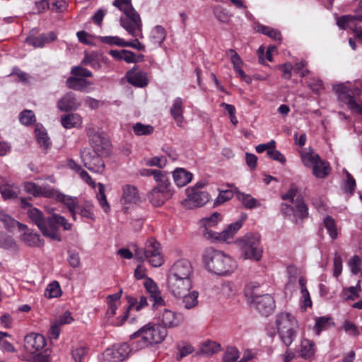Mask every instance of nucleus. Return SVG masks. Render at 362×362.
<instances>
[{
	"mask_svg": "<svg viewBox=\"0 0 362 362\" xmlns=\"http://www.w3.org/2000/svg\"><path fill=\"white\" fill-rule=\"evenodd\" d=\"M296 351L299 356L304 359H309L315 354V344L308 339L303 338Z\"/></svg>",
	"mask_w": 362,
	"mask_h": 362,
	"instance_id": "obj_32",
	"label": "nucleus"
},
{
	"mask_svg": "<svg viewBox=\"0 0 362 362\" xmlns=\"http://www.w3.org/2000/svg\"><path fill=\"white\" fill-rule=\"evenodd\" d=\"M355 21L362 22V0L359 1L355 14L341 16L337 19V24L340 28L345 30L347 28H352L351 25Z\"/></svg>",
	"mask_w": 362,
	"mask_h": 362,
	"instance_id": "obj_25",
	"label": "nucleus"
},
{
	"mask_svg": "<svg viewBox=\"0 0 362 362\" xmlns=\"http://www.w3.org/2000/svg\"><path fill=\"white\" fill-rule=\"evenodd\" d=\"M221 350V345L214 341H206L204 342L200 347L199 354L211 356Z\"/></svg>",
	"mask_w": 362,
	"mask_h": 362,
	"instance_id": "obj_40",
	"label": "nucleus"
},
{
	"mask_svg": "<svg viewBox=\"0 0 362 362\" xmlns=\"http://www.w3.org/2000/svg\"><path fill=\"white\" fill-rule=\"evenodd\" d=\"M245 215L242 219L230 224L221 233L206 230L204 231V237L210 240L228 242L232 239L237 232L242 228L243 221L246 219Z\"/></svg>",
	"mask_w": 362,
	"mask_h": 362,
	"instance_id": "obj_11",
	"label": "nucleus"
},
{
	"mask_svg": "<svg viewBox=\"0 0 362 362\" xmlns=\"http://www.w3.org/2000/svg\"><path fill=\"white\" fill-rule=\"evenodd\" d=\"M330 319V317L326 316L315 318V324L313 329L317 335H320L322 330L326 329L329 327Z\"/></svg>",
	"mask_w": 362,
	"mask_h": 362,
	"instance_id": "obj_48",
	"label": "nucleus"
},
{
	"mask_svg": "<svg viewBox=\"0 0 362 362\" xmlns=\"http://www.w3.org/2000/svg\"><path fill=\"white\" fill-rule=\"evenodd\" d=\"M151 37L154 43L160 45L165 39L166 31L161 25H156L153 28L151 33Z\"/></svg>",
	"mask_w": 362,
	"mask_h": 362,
	"instance_id": "obj_47",
	"label": "nucleus"
},
{
	"mask_svg": "<svg viewBox=\"0 0 362 362\" xmlns=\"http://www.w3.org/2000/svg\"><path fill=\"white\" fill-rule=\"evenodd\" d=\"M194 269L191 262L185 259L175 262L171 267L168 276L192 280Z\"/></svg>",
	"mask_w": 362,
	"mask_h": 362,
	"instance_id": "obj_18",
	"label": "nucleus"
},
{
	"mask_svg": "<svg viewBox=\"0 0 362 362\" xmlns=\"http://www.w3.org/2000/svg\"><path fill=\"white\" fill-rule=\"evenodd\" d=\"M203 262L209 272L219 276L229 275L237 268L236 261L220 250L206 251L203 255Z\"/></svg>",
	"mask_w": 362,
	"mask_h": 362,
	"instance_id": "obj_1",
	"label": "nucleus"
},
{
	"mask_svg": "<svg viewBox=\"0 0 362 362\" xmlns=\"http://www.w3.org/2000/svg\"><path fill=\"white\" fill-rule=\"evenodd\" d=\"M300 160L306 168H312L313 165L320 159V156L311 148H305L298 151Z\"/></svg>",
	"mask_w": 362,
	"mask_h": 362,
	"instance_id": "obj_28",
	"label": "nucleus"
},
{
	"mask_svg": "<svg viewBox=\"0 0 362 362\" xmlns=\"http://www.w3.org/2000/svg\"><path fill=\"white\" fill-rule=\"evenodd\" d=\"M71 74L73 76L78 78H90L93 76L92 72L81 66H74L71 69Z\"/></svg>",
	"mask_w": 362,
	"mask_h": 362,
	"instance_id": "obj_56",
	"label": "nucleus"
},
{
	"mask_svg": "<svg viewBox=\"0 0 362 362\" xmlns=\"http://www.w3.org/2000/svg\"><path fill=\"white\" fill-rule=\"evenodd\" d=\"M239 356V351L236 348H228L223 356V362H235Z\"/></svg>",
	"mask_w": 362,
	"mask_h": 362,
	"instance_id": "obj_64",
	"label": "nucleus"
},
{
	"mask_svg": "<svg viewBox=\"0 0 362 362\" xmlns=\"http://www.w3.org/2000/svg\"><path fill=\"white\" fill-rule=\"evenodd\" d=\"M81 158L83 165L94 173H102L105 170V163L102 159L103 156H100L90 149L85 148L81 151Z\"/></svg>",
	"mask_w": 362,
	"mask_h": 362,
	"instance_id": "obj_13",
	"label": "nucleus"
},
{
	"mask_svg": "<svg viewBox=\"0 0 362 362\" xmlns=\"http://www.w3.org/2000/svg\"><path fill=\"white\" fill-rule=\"evenodd\" d=\"M333 90L349 110L362 115V104L357 103L354 98L356 92L359 90L358 88H352L349 83H343L333 86Z\"/></svg>",
	"mask_w": 362,
	"mask_h": 362,
	"instance_id": "obj_8",
	"label": "nucleus"
},
{
	"mask_svg": "<svg viewBox=\"0 0 362 362\" xmlns=\"http://www.w3.org/2000/svg\"><path fill=\"white\" fill-rule=\"evenodd\" d=\"M81 105V102L72 92L66 93L57 102V107L61 111L68 112L76 110Z\"/></svg>",
	"mask_w": 362,
	"mask_h": 362,
	"instance_id": "obj_24",
	"label": "nucleus"
},
{
	"mask_svg": "<svg viewBox=\"0 0 362 362\" xmlns=\"http://www.w3.org/2000/svg\"><path fill=\"white\" fill-rule=\"evenodd\" d=\"M134 255L138 259L142 262L147 260L154 267L163 263L160 244L154 238H150L146 242L144 249L136 248Z\"/></svg>",
	"mask_w": 362,
	"mask_h": 362,
	"instance_id": "obj_6",
	"label": "nucleus"
},
{
	"mask_svg": "<svg viewBox=\"0 0 362 362\" xmlns=\"http://www.w3.org/2000/svg\"><path fill=\"white\" fill-rule=\"evenodd\" d=\"M90 144L93 152L103 156H107L110 152V141L98 133L90 136Z\"/></svg>",
	"mask_w": 362,
	"mask_h": 362,
	"instance_id": "obj_21",
	"label": "nucleus"
},
{
	"mask_svg": "<svg viewBox=\"0 0 362 362\" xmlns=\"http://www.w3.org/2000/svg\"><path fill=\"white\" fill-rule=\"evenodd\" d=\"M236 243L244 259L259 261L262 257L263 250L260 246L261 235L257 233H247L238 239Z\"/></svg>",
	"mask_w": 362,
	"mask_h": 362,
	"instance_id": "obj_5",
	"label": "nucleus"
},
{
	"mask_svg": "<svg viewBox=\"0 0 362 362\" xmlns=\"http://www.w3.org/2000/svg\"><path fill=\"white\" fill-rule=\"evenodd\" d=\"M78 211L82 217L94 219L93 204L91 201H85L81 206L78 207Z\"/></svg>",
	"mask_w": 362,
	"mask_h": 362,
	"instance_id": "obj_45",
	"label": "nucleus"
},
{
	"mask_svg": "<svg viewBox=\"0 0 362 362\" xmlns=\"http://www.w3.org/2000/svg\"><path fill=\"white\" fill-rule=\"evenodd\" d=\"M344 172L345 173V174L346 175V180L344 185V190L346 192L353 194V192L355 190L356 185V180L353 177V176L346 169H344Z\"/></svg>",
	"mask_w": 362,
	"mask_h": 362,
	"instance_id": "obj_63",
	"label": "nucleus"
},
{
	"mask_svg": "<svg viewBox=\"0 0 362 362\" xmlns=\"http://www.w3.org/2000/svg\"><path fill=\"white\" fill-rule=\"evenodd\" d=\"M92 84L90 81L75 76H69L66 81V86L68 88L82 92H88V87Z\"/></svg>",
	"mask_w": 362,
	"mask_h": 362,
	"instance_id": "obj_29",
	"label": "nucleus"
},
{
	"mask_svg": "<svg viewBox=\"0 0 362 362\" xmlns=\"http://www.w3.org/2000/svg\"><path fill=\"white\" fill-rule=\"evenodd\" d=\"M235 196L247 209H252L260 206V204L255 198L252 197L249 194L240 192L238 189H235Z\"/></svg>",
	"mask_w": 362,
	"mask_h": 362,
	"instance_id": "obj_38",
	"label": "nucleus"
},
{
	"mask_svg": "<svg viewBox=\"0 0 362 362\" xmlns=\"http://www.w3.org/2000/svg\"><path fill=\"white\" fill-rule=\"evenodd\" d=\"M83 65H89L95 70H98L101 67L99 59L95 54H86L81 61Z\"/></svg>",
	"mask_w": 362,
	"mask_h": 362,
	"instance_id": "obj_57",
	"label": "nucleus"
},
{
	"mask_svg": "<svg viewBox=\"0 0 362 362\" xmlns=\"http://www.w3.org/2000/svg\"><path fill=\"white\" fill-rule=\"evenodd\" d=\"M313 175L319 179H323L327 177L330 172L331 168L329 163L322 159H319L317 163L311 168Z\"/></svg>",
	"mask_w": 362,
	"mask_h": 362,
	"instance_id": "obj_35",
	"label": "nucleus"
},
{
	"mask_svg": "<svg viewBox=\"0 0 362 362\" xmlns=\"http://www.w3.org/2000/svg\"><path fill=\"white\" fill-rule=\"evenodd\" d=\"M173 195V192H164L163 190L154 187L148 194L149 202L154 206H160L163 205L165 202L170 199Z\"/></svg>",
	"mask_w": 362,
	"mask_h": 362,
	"instance_id": "obj_30",
	"label": "nucleus"
},
{
	"mask_svg": "<svg viewBox=\"0 0 362 362\" xmlns=\"http://www.w3.org/2000/svg\"><path fill=\"white\" fill-rule=\"evenodd\" d=\"M133 129L136 135H148L153 133V127L151 125L144 124L138 122L134 127Z\"/></svg>",
	"mask_w": 362,
	"mask_h": 362,
	"instance_id": "obj_59",
	"label": "nucleus"
},
{
	"mask_svg": "<svg viewBox=\"0 0 362 362\" xmlns=\"http://www.w3.org/2000/svg\"><path fill=\"white\" fill-rule=\"evenodd\" d=\"M361 290L360 281H358L355 286L344 288L342 290L343 298L346 300H354L359 297Z\"/></svg>",
	"mask_w": 362,
	"mask_h": 362,
	"instance_id": "obj_46",
	"label": "nucleus"
},
{
	"mask_svg": "<svg viewBox=\"0 0 362 362\" xmlns=\"http://www.w3.org/2000/svg\"><path fill=\"white\" fill-rule=\"evenodd\" d=\"M192 288V280L168 276V288L170 293L178 298Z\"/></svg>",
	"mask_w": 362,
	"mask_h": 362,
	"instance_id": "obj_14",
	"label": "nucleus"
},
{
	"mask_svg": "<svg viewBox=\"0 0 362 362\" xmlns=\"http://www.w3.org/2000/svg\"><path fill=\"white\" fill-rule=\"evenodd\" d=\"M34 31L35 29L32 30L31 33L26 37L25 42L35 48L42 47L45 45L55 41L57 37V35L54 32L42 33L38 36H35L32 34Z\"/></svg>",
	"mask_w": 362,
	"mask_h": 362,
	"instance_id": "obj_22",
	"label": "nucleus"
},
{
	"mask_svg": "<svg viewBox=\"0 0 362 362\" xmlns=\"http://www.w3.org/2000/svg\"><path fill=\"white\" fill-rule=\"evenodd\" d=\"M132 349L127 343L116 344L103 354L105 362H119L129 357Z\"/></svg>",
	"mask_w": 362,
	"mask_h": 362,
	"instance_id": "obj_12",
	"label": "nucleus"
},
{
	"mask_svg": "<svg viewBox=\"0 0 362 362\" xmlns=\"http://www.w3.org/2000/svg\"><path fill=\"white\" fill-rule=\"evenodd\" d=\"M214 13L216 18L223 23H228L231 16L226 8L218 6L214 8Z\"/></svg>",
	"mask_w": 362,
	"mask_h": 362,
	"instance_id": "obj_55",
	"label": "nucleus"
},
{
	"mask_svg": "<svg viewBox=\"0 0 362 362\" xmlns=\"http://www.w3.org/2000/svg\"><path fill=\"white\" fill-rule=\"evenodd\" d=\"M154 180L157 183V185L155 187L156 188L161 189L164 192L173 193L168 173L159 170L157 175H155Z\"/></svg>",
	"mask_w": 362,
	"mask_h": 362,
	"instance_id": "obj_36",
	"label": "nucleus"
},
{
	"mask_svg": "<svg viewBox=\"0 0 362 362\" xmlns=\"http://www.w3.org/2000/svg\"><path fill=\"white\" fill-rule=\"evenodd\" d=\"M186 193L187 198L184 200L183 205L189 209L202 206L210 198L208 192L197 190L196 188H187Z\"/></svg>",
	"mask_w": 362,
	"mask_h": 362,
	"instance_id": "obj_15",
	"label": "nucleus"
},
{
	"mask_svg": "<svg viewBox=\"0 0 362 362\" xmlns=\"http://www.w3.org/2000/svg\"><path fill=\"white\" fill-rule=\"evenodd\" d=\"M234 194H235V190L234 192L230 189L221 190L218 197L214 200V205L218 206L226 201L231 199Z\"/></svg>",
	"mask_w": 362,
	"mask_h": 362,
	"instance_id": "obj_51",
	"label": "nucleus"
},
{
	"mask_svg": "<svg viewBox=\"0 0 362 362\" xmlns=\"http://www.w3.org/2000/svg\"><path fill=\"white\" fill-rule=\"evenodd\" d=\"M98 200L100 206L103 209L105 213L109 212L110 210V204L107 200L106 195L105 194V187L102 183H98Z\"/></svg>",
	"mask_w": 362,
	"mask_h": 362,
	"instance_id": "obj_50",
	"label": "nucleus"
},
{
	"mask_svg": "<svg viewBox=\"0 0 362 362\" xmlns=\"http://www.w3.org/2000/svg\"><path fill=\"white\" fill-rule=\"evenodd\" d=\"M62 294V291L59 283L57 281H53L49 284L45 291V296L48 298H58Z\"/></svg>",
	"mask_w": 362,
	"mask_h": 362,
	"instance_id": "obj_44",
	"label": "nucleus"
},
{
	"mask_svg": "<svg viewBox=\"0 0 362 362\" xmlns=\"http://www.w3.org/2000/svg\"><path fill=\"white\" fill-rule=\"evenodd\" d=\"M59 192L48 185H43L39 187V197L57 198Z\"/></svg>",
	"mask_w": 362,
	"mask_h": 362,
	"instance_id": "obj_54",
	"label": "nucleus"
},
{
	"mask_svg": "<svg viewBox=\"0 0 362 362\" xmlns=\"http://www.w3.org/2000/svg\"><path fill=\"white\" fill-rule=\"evenodd\" d=\"M0 222L8 230L15 228L17 223L16 220L13 219L11 216L6 214L3 211H0Z\"/></svg>",
	"mask_w": 362,
	"mask_h": 362,
	"instance_id": "obj_62",
	"label": "nucleus"
},
{
	"mask_svg": "<svg viewBox=\"0 0 362 362\" xmlns=\"http://www.w3.org/2000/svg\"><path fill=\"white\" fill-rule=\"evenodd\" d=\"M19 120L24 125H31L35 122V115L32 110H25L21 112Z\"/></svg>",
	"mask_w": 362,
	"mask_h": 362,
	"instance_id": "obj_53",
	"label": "nucleus"
},
{
	"mask_svg": "<svg viewBox=\"0 0 362 362\" xmlns=\"http://www.w3.org/2000/svg\"><path fill=\"white\" fill-rule=\"evenodd\" d=\"M47 344L45 337L40 334L30 333L24 339V347L28 352L34 354L42 350Z\"/></svg>",
	"mask_w": 362,
	"mask_h": 362,
	"instance_id": "obj_20",
	"label": "nucleus"
},
{
	"mask_svg": "<svg viewBox=\"0 0 362 362\" xmlns=\"http://www.w3.org/2000/svg\"><path fill=\"white\" fill-rule=\"evenodd\" d=\"M184 103L183 100L177 97L173 101L170 112L173 118L175 120L178 126H181L184 120L183 117Z\"/></svg>",
	"mask_w": 362,
	"mask_h": 362,
	"instance_id": "obj_34",
	"label": "nucleus"
},
{
	"mask_svg": "<svg viewBox=\"0 0 362 362\" xmlns=\"http://www.w3.org/2000/svg\"><path fill=\"white\" fill-rule=\"evenodd\" d=\"M61 123L66 129L78 127L82 124V118L78 114L70 113L62 117Z\"/></svg>",
	"mask_w": 362,
	"mask_h": 362,
	"instance_id": "obj_37",
	"label": "nucleus"
},
{
	"mask_svg": "<svg viewBox=\"0 0 362 362\" xmlns=\"http://www.w3.org/2000/svg\"><path fill=\"white\" fill-rule=\"evenodd\" d=\"M250 307L257 309L262 315L267 316L274 310L275 301L271 295L264 294Z\"/></svg>",
	"mask_w": 362,
	"mask_h": 362,
	"instance_id": "obj_23",
	"label": "nucleus"
},
{
	"mask_svg": "<svg viewBox=\"0 0 362 362\" xmlns=\"http://www.w3.org/2000/svg\"><path fill=\"white\" fill-rule=\"evenodd\" d=\"M193 177L192 173L182 168H177L173 172V178L175 185L182 187L189 183Z\"/></svg>",
	"mask_w": 362,
	"mask_h": 362,
	"instance_id": "obj_31",
	"label": "nucleus"
},
{
	"mask_svg": "<svg viewBox=\"0 0 362 362\" xmlns=\"http://www.w3.org/2000/svg\"><path fill=\"white\" fill-rule=\"evenodd\" d=\"M275 324L281 341L289 347L297 337L298 322L289 313H281L276 317Z\"/></svg>",
	"mask_w": 362,
	"mask_h": 362,
	"instance_id": "obj_4",
	"label": "nucleus"
},
{
	"mask_svg": "<svg viewBox=\"0 0 362 362\" xmlns=\"http://www.w3.org/2000/svg\"><path fill=\"white\" fill-rule=\"evenodd\" d=\"M127 81L132 85L137 87H144L148 83L147 74L142 71H138L133 68L126 74Z\"/></svg>",
	"mask_w": 362,
	"mask_h": 362,
	"instance_id": "obj_26",
	"label": "nucleus"
},
{
	"mask_svg": "<svg viewBox=\"0 0 362 362\" xmlns=\"http://www.w3.org/2000/svg\"><path fill=\"white\" fill-rule=\"evenodd\" d=\"M167 330L158 324H148L132 335L133 349L140 350L161 343L167 337Z\"/></svg>",
	"mask_w": 362,
	"mask_h": 362,
	"instance_id": "obj_2",
	"label": "nucleus"
},
{
	"mask_svg": "<svg viewBox=\"0 0 362 362\" xmlns=\"http://www.w3.org/2000/svg\"><path fill=\"white\" fill-rule=\"evenodd\" d=\"M49 221V231L52 233L54 232L57 235V238H53L52 235H47V238L57 241H61L62 238L61 235L59 233V226L63 227V228L66 230H70L71 228V224L68 222V221L64 217L57 214H53L50 216L48 217Z\"/></svg>",
	"mask_w": 362,
	"mask_h": 362,
	"instance_id": "obj_19",
	"label": "nucleus"
},
{
	"mask_svg": "<svg viewBox=\"0 0 362 362\" xmlns=\"http://www.w3.org/2000/svg\"><path fill=\"white\" fill-rule=\"evenodd\" d=\"M144 287L149 295L150 301L152 302V309L153 310L156 311V310L165 306V301L156 282L148 278L144 282Z\"/></svg>",
	"mask_w": 362,
	"mask_h": 362,
	"instance_id": "obj_17",
	"label": "nucleus"
},
{
	"mask_svg": "<svg viewBox=\"0 0 362 362\" xmlns=\"http://www.w3.org/2000/svg\"><path fill=\"white\" fill-rule=\"evenodd\" d=\"M113 5L122 11L120 17L121 26L133 37L141 31L142 23L138 12L134 8L131 0H115Z\"/></svg>",
	"mask_w": 362,
	"mask_h": 362,
	"instance_id": "obj_3",
	"label": "nucleus"
},
{
	"mask_svg": "<svg viewBox=\"0 0 362 362\" xmlns=\"http://www.w3.org/2000/svg\"><path fill=\"white\" fill-rule=\"evenodd\" d=\"M221 214L218 212L214 213L209 217H205L202 219V224L206 228L204 231L207 229V227H212L216 226L221 221Z\"/></svg>",
	"mask_w": 362,
	"mask_h": 362,
	"instance_id": "obj_58",
	"label": "nucleus"
},
{
	"mask_svg": "<svg viewBox=\"0 0 362 362\" xmlns=\"http://www.w3.org/2000/svg\"><path fill=\"white\" fill-rule=\"evenodd\" d=\"M298 193V189L297 187L292 184L291 185L288 192L286 193L281 194V199L285 201H288L290 203L296 204V200Z\"/></svg>",
	"mask_w": 362,
	"mask_h": 362,
	"instance_id": "obj_60",
	"label": "nucleus"
},
{
	"mask_svg": "<svg viewBox=\"0 0 362 362\" xmlns=\"http://www.w3.org/2000/svg\"><path fill=\"white\" fill-rule=\"evenodd\" d=\"M256 28L258 33L267 35L276 41H280L281 40V33L278 30L264 25H257Z\"/></svg>",
	"mask_w": 362,
	"mask_h": 362,
	"instance_id": "obj_43",
	"label": "nucleus"
},
{
	"mask_svg": "<svg viewBox=\"0 0 362 362\" xmlns=\"http://www.w3.org/2000/svg\"><path fill=\"white\" fill-rule=\"evenodd\" d=\"M156 310L158 324L165 329L178 327L185 322V317L181 313L173 311L165 306Z\"/></svg>",
	"mask_w": 362,
	"mask_h": 362,
	"instance_id": "obj_9",
	"label": "nucleus"
},
{
	"mask_svg": "<svg viewBox=\"0 0 362 362\" xmlns=\"http://www.w3.org/2000/svg\"><path fill=\"white\" fill-rule=\"evenodd\" d=\"M0 193L4 200L13 199L18 197L19 189L15 185H0Z\"/></svg>",
	"mask_w": 362,
	"mask_h": 362,
	"instance_id": "obj_41",
	"label": "nucleus"
},
{
	"mask_svg": "<svg viewBox=\"0 0 362 362\" xmlns=\"http://www.w3.org/2000/svg\"><path fill=\"white\" fill-rule=\"evenodd\" d=\"M57 199L63 202L65 205L69 208V211L71 214L74 219H76V198L65 195L64 194H61L59 192Z\"/></svg>",
	"mask_w": 362,
	"mask_h": 362,
	"instance_id": "obj_42",
	"label": "nucleus"
},
{
	"mask_svg": "<svg viewBox=\"0 0 362 362\" xmlns=\"http://www.w3.org/2000/svg\"><path fill=\"white\" fill-rule=\"evenodd\" d=\"M127 300L129 305L122 315L116 319L115 322L116 326H122L126 322L132 309H135L138 312L148 305L147 298L144 296H141L139 300L134 296H128Z\"/></svg>",
	"mask_w": 362,
	"mask_h": 362,
	"instance_id": "obj_16",
	"label": "nucleus"
},
{
	"mask_svg": "<svg viewBox=\"0 0 362 362\" xmlns=\"http://www.w3.org/2000/svg\"><path fill=\"white\" fill-rule=\"evenodd\" d=\"M121 202L125 204H137L140 201V197L137 188L131 185H126L122 188Z\"/></svg>",
	"mask_w": 362,
	"mask_h": 362,
	"instance_id": "obj_27",
	"label": "nucleus"
},
{
	"mask_svg": "<svg viewBox=\"0 0 362 362\" xmlns=\"http://www.w3.org/2000/svg\"><path fill=\"white\" fill-rule=\"evenodd\" d=\"M262 293L260 286L257 283L251 282L247 284L244 289V293L250 306L264 295Z\"/></svg>",
	"mask_w": 362,
	"mask_h": 362,
	"instance_id": "obj_33",
	"label": "nucleus"
},
{
	"mask_svg": "<svg viewBox=\"0 0 362 362\" xmlns=\"http://www.w3.org/2000/svg\"><path fill=\"white\" fill-rule=\"evenodd\" d=\"M199 293L196 291H193L190 293H185L182 295V305L186 310H191L198 305Z\"/></svg>",
	"mask_w": 362,
	"mask_h": 362,
	"instance_id": "obj_39",
	"label": "nucleus"
},
{
	"mask_svg": "<svg viewBox=\"0 0 362 362\" xmlns=\"http://www.w3.org/2000/svg\"><path fill=\"white\" fill-rule=\"evenodd\" d=\"M324 226L327 229L330 238L333 240L336 239L338 235L337 228L334 218L329 216H327L324 218Z\"/></svg>",
	"mask_w": 362,
	"mask_h": 362,
	"instance_id": "obj_49",
	"label": "nucleus"
},
{
	"mask_svg": "<svg viewBox=\"0 0 362 362\" xmlns=\"http://www.w3.org/2000/svg\"><path fill=\"white\" fill-rule=\"evenodd\" d=\"M280 210L286 218L295 223H297L299 219L303 220L308 216V207L301 197L296 198L294 206L282 203Z\"/></svg>",
	"mask_w": 362,
	"mask_h": 362,
	"instance_id": "obj_10",
	"label": "nucleus"
},
{
	"mask_svg": "<svg viewBox=\"0 0 362 362\" xmlns=\"http://www.w3.org/2000/svg\"><path fill=\"white\" fill-rule=\"evenodd\" d=\"M20 202L21 208L26 210V214L29 219L38 227L44 236L52 235L53 238L57 237L54 232L52 233V231L49 232L48 230V217L45 218L43 213L37 208L33 206V204L26 198L21 197Z\"/></svg>",
	"mask_w": 362,
	"mask_h": 362,
	"instance_id": "obj_7",
	"label": "nucleus"
},
{
	"mask_svg": "<svg viewBox=\"0 0 362 362\" xmlns=\"http://www.w3.org/2000/svg\"><path fill=\"white\" fill-rule=\"evenodd\" d=\"M35 132L37 141L40 146L44 148H48L50 145V141L45 130L42 129H36Z\"/></svg>",
	"mask_w": 362,
	"mask_h": 362,
	"instance_id": "obj_52",
	"label": "nucleus"
},
{
	"mask_svg": "<svg viewBox=\"0 0 362 362\" xmlns=\"http://www.w3.org/2000/svg\"><path fill=\"white\" fill-rule=\"evenodd\" d=\"M343 329L349 336L357 337L360 335V331L358 327L349 320L344 322Z\"/></svg>",
	"mask_w": 362,
	"mask_h": 362,
	"instance_id": "obj_61",
	"label": "nucleus"
}]
</instances>
